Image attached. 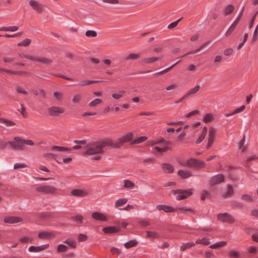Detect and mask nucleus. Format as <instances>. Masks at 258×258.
Here are the masks:
<instances>
[{
    "label": "nucleus",
    "mask_w": 258,
    "mask_h": 258,
    "mask_svg": "<svg viewBox=\"0 0 258 258\" xmlns=\"http://www.w3.org/2000/svg\"><path fill=\"white\" fill-rule=\"evenodd\" d=\"M27 167V165L25 163H17L14 164V168L15 169H22Z\"/></svg>",
    "instance_id": "864d4df0"
},
{
    "label": "nucleus",
    "mask_w": 258,
    "mask_h": 258,
    "mask_svg": "<svg viewBox=\"0 0 258 258\" xmlns=\"http://www.w3.org/2000/svg\"><path fill=\"white\" fill-rule=\"evenodd\" d=\"M68 247L64 244H59L57 246L56 251L58 253L66 252L68 250Z\"/></svg>",
    "instance_id": "c9c22d12"
},
{
    "label": "nucleus",
    "mask_w": 258,
    "mask_h": 258,
    "mask_svg": "<svg viewBox=\"0 0 258 258\" xmlns=\"http://www.w3.org/2000/svg\"><path fill=\"white\" fill-rule=\"evenodd\" d=\"M133 138V134L132 133H128L127 134L125 135L123 137L119 138L117 142L119 146V148L121 147V145L125 142H128L130 141H132Z\"/></svg>",
    "instance_id": "ddd939ff"
},
{
    "label": "nucleus",
    "mask_w": 258,
    "mask_h": 258,
    "mask_svg": "<svg viewBox=\"0 0 258 258\" xmlns=\"http://www.w3.org/2000/svg\"><path fill=\"white\" fill-rule=\"evenodd\" d=\"M257 35H258V24L255 29L254 33L253 34L252 38V40L253 42H255L256 40Z\"/></svg>",
    "instance_id": "bf43d9fd"
},
{
    "label": "nucleus",
    "mask_w": 258,
    "mask_h": 258,
    "mask_svg": "<svg viewBox=\"0 0 258 258\" xmlns=\"http://www.w3.org/2000/svg\"><path fill=\"white\" fill-rule=\"evenodd\" d=\"M146 237L151 239H157L160 238V235L158 232L155 231H146L145 232Z\"/></svg>",
    "instance_id": "aec40b11"
},
{
    "label": "nucleus",
    "mask_w": 258,
    "mask_h": 258,
    "mask_svg": "<svg viewBox=\"0 0 258 258\" xmlns=\"http://www.w3.org/2000/svg\"><path fill=\"white\" fill-rule=\"evenodd\" d=\"M156 208L158 211H163L166 213L176 212V209L166 205H158Z\"/></svg>",
    "instance_id": "4468645a"
},
{
    "label": "nucleus",
    "mask_w": 258,
    "mask_h": 258,
    "mask_svg": "<svg viewBox=\"0 0 258 258\" xmlns=\"http://www.w3.org/2000/svg\"><path fill=\"white\" fill-rule=\"evenodd\" d=\"M98 81H90V80H82L79 82V85L83 86L88 85H90L91 84L98 82Z\"/></svg>",
    "instance_id": "de8ad7c7"
},
{
    "label": "nucleus",
    "mask_w": 258,
    "mask_h": 258,
    "mask_svg": "<svg viewBox=\"0 0 258 258\" xmlns=\"http://www.w3.org/2000/svg\"><path fill=\"white\" fill-rule=\"evenodd\" d=\"M123 182L124 183L123 187L126 188L134 189L137 187L135 183L130 180L125 179L123 181Z\"/></svg>",
    "instance_id": "a878e982"
},
{
    "label": "nucleus",
    "mask_w": 258,
    "mask_h": 258,
    "mask_svg": "<svg viewBox=\"0 0 258 258\" xmlns=\"http://www.w3.org/2000/svg\"><path fill=\"white\" fill-rule=\"evenodd\" d=\"M64 109L63 107L58 106H51L48 109V112L49 115L52 116H58L63 113Z\"/></svg>",
    "instance_id": "0eeeda50"
},
{
    "label": "nucleus",
    "mask_w": 258,
    "mask_h": 258,
    "mask_svg": "<svg viewBox=\"0 0 258 258\" xmlns=\"http://www.w3.org/2000/svg\"><path fill=\"white\" fill-rule=\"evenodd\" d=\"M181 19L182 18H180L179 19H178L176 21L174 22L171 23V24H170L168 25V29H172V28H173L175 27L178 25V23L181 20Z\"/></svg>",
    "instance_id": "69168bd1"
},
{
    "label": "nucleus",
    "mask_w": 258,
    "mask_h": 258,
    "mask_svg": "<svg viewBox=\"0 0 258 258\" xmlns=\"http://www.w3.org/2000/svg\"><path fill=\"white\" fill-rule=\"evenodd\" d=\"M177 87V85L176 84H172L169 86L166 87V90L167 91H170L175 89Z\"/></svg>",
    "instance_id": "774afa93"
},
{
    "label": "nucleus",
    "mask_w": 258,
    "mask_h": 258,
    "mask_svg": "<svg viewBox=\"0 0 258 258\" xmlns=\"http://www.w3.org/2000/svg\"><path fill=\"white\" fill-rule=\"evenodd\" d=\"M147 138L145 136L140 137L134 140H133L132 141V142L131 143V144L132 145L139 144H140L141 143L145 142V141L147 140Z\"/></svg>",
    "instance_id": "7c9ffc66"
},
{
    "label": "nucleus",
    "mask_w": 258,
    "mask_h": 258,
    "mask_svg": "<svg viewBox=\"0 0 258 258\" xmlns=\"http://www.w3.org/2000/svg\"><path fill=\"white\" fill-rule=\"evenodd\" d=\"M180 211L181 213L186 214L192 212V210L191 209L185 208H179L176 209Z\"/></svg>",
    "instance_id": "5fc2aeb1"
},
{
    "label": "nucleus",
    "mask_w": 258,
    "mask_h": 258,
    "mask_svg": "<svg viewBox=\"0 0 258 258\" xmlns=\"http://www.w3.org/2000/svg\"><path fill=\"white\" fill-rule=\"evenodd\" d=\"M103 231L106 234H112L119 231V229L114 226H107L103 228Z\"/></svg>",
    "instance_id": "412c9836"
},
{
    "label": "nucleus",
    "mask_w": 258,
    "mask_h": 258,
    "mask_svg": "<svg viewBox=\"0 0 258 258\" xmlns=\"http://www.w3.org/2000/svg\"><path fill=\"white\" fill-rule=\"evenodd\" d=\"M36 191L40 192H44L46 194H56L57 189L52 185H44L36 188Z\"/></svg>",
    "instance_id": "39448f33"
},
{
    "label": "nucleus",
    "mask_w": 258,
    "mask_h": 258,
    "mask_svg": "<svg viewBox=\"0 0 258 258\" xmlns=\"http://www.w3.org/2000/svg\"><path fill=\"white\" fill-rule=\"evenodd\" d=\"M209 196V193L207 190H203L201 193V199L202 200H205L208 196Z\"/></svg>",
    "instance_id": "0e129e2a"
},
{
    "label": "nucleus",
    "mask_w": 258,
    "mask_h": 258,
    "mask_svg": "<svg viewBox=\"0 0 258 258\" xmlns=\"http://www.w3.org/2000/svg\"><path fill=\"white\" fill-rule=\"evenodd\" d=\"M54 236L53 233L46 231L40 232L38 234V237L40 239H49Z\"/></svg>",
    "instance_id": "6ab92c4d"
},
{
    "label": "nucleus",
    "mask_w": 258,
    "mask_h": 258,
    "mask_svg": "<svg viewBox=\"0 0 258 258\" xmlns=\"http://www.w3.org/2000/svg\"><path fill=\"white\" fill-rule=\"evenodd\" d=\"M82 100V94L77 93H74L72 96V102L74 104H79Z\"/></svg>",
    "instance_id": "5701e85b"
},
{
    "label": "nucleus",
    "mask_w": 258,
    "mask_h": 258,
    "mask_svg": "<svg viewBox=\"0 0 258 258\" xmlns=\"http://www.w3.org/2000/svg\"><path fill=\"white\" fill-rule=\"evenodd\" d=\"M217 218L218 220L222 222L232 223L235 221L234 217L232 215L226 213L218 214L217 215Z\"/></svg>",
    "instance_id": "6e6552de"
},
{
    "label": "nucleus",
    "mask_w": 258,
    "mask_h": 258,
    "mask_svg": "<svg viewBox=\"0 0 258 258\" xmlns=\"http://www.w3.org/2000/svg\"><path fill=\"white\" fill-rule=\"evenodd\" d=\"M124 93V91H120L119 92V93H114L112 94L111 96L113 99H114L115 100H118L122 97L123 94Z\"/></svg>",
    "instance_id": "09e8293b"
},
{
    "label": "nucleus",
    "mask_w": 258,
    "mask_h": 258,
    "mask_svg": "<svg viewBox=\"0 0 258 258\" xmlns=\"http://www.w3.org/2000/svg\"><path fill=\"white\" fill-rule=\"evenodd\" d=\"M224 180V176L223 174H218L214 177H213L210 181V184L211 185H214L215 184H219L223 181Z\"/></svg>",
    "instance_id": "dca6fc26"
},
{
    "label": "nucleus",
    "mask_w": 258,
    "mask_h": 258,
    "mask_svg": "<svg viewBox=\"0 0 258 258\" xmlns=\"http://www.w3.org/2000/svg\"><path fill=\"white\" fill-rule=\"evenodd\" d=\"M210 41H207V42H205L204 43H203L200 47L199 49H198L197 50H194V51H190L186 54H185L184 55H183V57L184 56H185L186 55H188V54H194V53H197L201 50H202V49H203L205 47H206V46H207L209 44H210Z\"/></svg>",
    "instance_id": "c85d7f7f"
},
{
    "label": "nucleus",
    "mask_w": 258,
    "mask_h": 258,
    "mask_svg": "<svg viewBox=\"0 0 258 258\" xmlns=\"http://www.w3.org/2000/svg\"><path fill=\"white\" fill-rule=\"evenodd\" d=\"M138 244V242L136 239L130 240L124 243V247L127 248H130L131 247H136Z\"/></svg>",
    "instance_id": "cd10ccee"
},
{
    "label": "nucleus",
    "mask_w": 258,
    "mask_h": 258,
    "mask_svg": "<svg viewBox=\"0 0 258 258\" xmlns=\"http://www.w3.org/2000/svg\"><path fill=\"white\" fill-rule=\"evenodd\" d=\"M53 96L57 101H60L62 97V94L58 92H54Z\"/></svg>",
    "instance_id": "680f3d73"
},
{
    "label": "nucleus",
    "mask_w": 258,
    "mask_h": 258,
    "mask_svg": "<svg viewBox=\"0 0 258 258\" xmlns=\"http://www.w3.org/2000/svg\"><path fill=\"white\" fill-rule=\"evenodd\" d=\"M16 90L17 92L19 93H22V94H27V92L25 89H24L22 87H21L20 86H17L16 88Z\"/></svg>",
    "instance_id": "338daca9"
},
{
    "label": "nucleus",
    "mask_w": 258,
    "mask_h": 258,
    "mask_svg": "<svg viewBox=\"0 0 258 258\" xmlns=\"http://www.w3.org/2000/svg\"><path fill=\"white\" fill-rule=\"evenodd\" d=\"M64 243L69 244L73 248H76L77 246L76 241L72 239H68L64 241Z\"/></svg>",
    "instance_id": "c03bdc74"
},
{
    "label": "nucleus",
    "mask_w": 258,
    "mask_h": 258,
    "mask_svg": "<svg viewBox=\"0 0 258 258\" xmlns=\"http://www.w3.org/2000/svg\"><path fill=\"white\" fill-rule=\"evenodd\" d=\"M161 167L164 171L167 173H171L173 172L174 170L173 166L168 163L162 164Z\"/></svg>",
    "instance_id": "4be33fe9"
},
{
    "label": "nucleus",
    "mask_w": 258,
    "mask_h": 258,
    "mask_svg": "<svg viewBox=\"0 0 258 258\" xmlns=\"http://www.w3.org/2000/svg\"><path fill=\"white\" fill-rule=\"evenodd\" d=\"M245 137H244L243 139L239 142L238 144L239 149L242 151L244 152L246 149V146L244 145Z\"/></svg>",
    "instance_id": "49530a36"
},
{
    "label": "nucleus",
    "mask_w": 258,
    "mask_h": 258,
    "mask_svg": "<svg viewBox=\"0 0 258 258\" xmlns=\"http://www.w3.org/2000/svg\"><path fill=\"white\" fill-rule=\"evenodd\" d=\"M88 236L84 234H80L78 235V239L80 242L85 241L87 240Z\"/></svg>",
    "instance_id": "13d9d810"
},
{
    "label": "nucleus",
    "mask_w": 258,
    "mask_h": 258,
    "mask_svg": "<svg viewBox=\"0 0 258 258\" xmlns=\"http://www.w3.org/2000/svg\"><path fill=\"white\" fill-rule=\"evenodd\" d=\"M86 36L89 37H95L97 36V32L94 30H88L85 33Z\"/></svg>",
    "instance_id": "8fccbe9b"
},
{
    "label": "nucleus",
    "mask_w": 258,
    "mask_h": 258,
    "mask_svg": "<svg viewBox=\"0 0 258 258\" xmlns=\"http://www.w3.org/2000/svg\"><path fill=\"white\" fill-rule=\"evenodd\" d=\"M216 133V130L215 128L214 127L210 128L208 137V143L207 145V148L208 149H209L212 146L215 139Z\"/></svg>",
    "instance_id": "1a4fd4ad"
},
{
    "label": "nucleus",
    "mask_w": 258,
    "mask_h": 258,
    "mask_svg": "<svg viewBox=\"0 0 258 258\" xmlns=\"http://www.w3.org/2000/svg\"><path fill=\"white\" fill-rule=\"evenodd\" d=\"M103 102V100L100 98H96L91 101L88 104V106L90 107H95L98 105L101 104Z\"/></svg>",
    "instance_id": "c756f323"
},
{
    "label": "nucleus",
    "mask_w": 258,
    "mask_h": 258,
    "mask_svg": "<svg viewBox=\"0 0 258 258\" xmlns=\"http://www.w3.org/2000/svg\"><path fill=\"white\" fill-rule=\"evenodd\" d=\"M19 56L22 58H25L34 61H39L45 64H49L52 62V60L46 57H39L36 56L27 55L24 53L19 54Z\"/></svg>",
    "instance_id": "20e7f679"
},
{
    "label": "nucleus",
    "mask_w": 258,
    "mask_h": 258,
    "mask_svg": "<svg viewBox=\"0 0 258 258\" xmlns=\"http://www.w3.org/2000/svg\"><path fill=\"white\" fill-rule=\"evenodd\" d=\"M234 10V7L232 5H228L225 10H224V14L225 15H228L231 14Z\"/></svg>",
    "instance_id": "e433bc0d"
},
{
    "label": "nucleus",
    "mask_w": 258,
    "mask_h": 258,
    "mask_svg": "<svg viewBox=\"0 0 258 258\" xmlns=\"http://www.w3.org/2000/svg\"><path fill=\"white\" fill-rule=\"evenodd\" d=\"M241 199L242 200L248 202H251L253 201L252 198L248 195H244L242 196Z\"/></svg>",
    "instance_id": "4d7b16f0"
},
{
    "label": "nucleus",
    "mask_w": 258,
    "mask_h": 258,
    "mask_svg": "<svg viewBox=\"0 0 258 258\" xmlns=\"http://www.w3.org/2000/svg\"><path fill=\"white\" fill-rule=\"evenodd\" d=\"M140 57V54L131 53L125 57L126 60L136 59Z\"/></svg>",
    "instance_id": "603ef678"
},
{
    "label": "nucleus",
    "mask_w": 258,
    "mask_h": 258,
    "mask_svg": "<svg viewBox=\"0 0 258 258\" xmlns=\"http://www.w3.org/2000/svg\"><path fill=\"white\" fill-rule=\"evenodd\" d=\"M200 35L199 33H196L193 34L190 38V40L191 42L197 41L200 38Z\"/></svg>",
    "instance_id": "e2e57ef3"
},
{
    "label": "nucleus",
    "mask_w": 258,
    "mask_h": 258,
    "mask_svg": "<svg viewBox=\"0 0 258 258\" xmlns=\"http://www.w3.org/2000/svg\"><path fill=\"white\" fill-rule=\"evenodd\" d=\"M37 171L43 174V172H49V170L44 165H39L37 169Z\"/></svg>",
    "instance_id": "79ce46f5"
},
{
    "label": "nucleus",
    "mask_w": 258,
    "mask_h": 258,
    "mask_svg": "<svg viewBox=\"0 0 258 258\" xmlns=\"http://www.w3.org/2000/svg\"><path fill=\"white\" fill-rule=\"evenodd\" d=\"M0 123L4 124L6 126L9 127L13 126L15 125V123L13 121L2 117H0Z\"/></svg>",
    "instance_id": "bb28decb"
},
{
    "label": "nucleus",
    "mask_w": 258,
    "mask_h": 258,
    "mask_svg": "<svg viewBox=\"0 0 258 258\" xmlns=\"http://www.w3.org/2000/svg\"><path fill=\"white\" fill-rule=\"evenodd\" d=\"M51 150H53V151H56L58 152H64V151H71V149L63 147L57 146H52L51 148Z\"/></svg>",
    "instance_id": "2f4dec72"
},
{
    "label": "nucleus",
    "mask_w": 258,
    "mask_h": 258,
    "mask_svg": "<svg viewBox=\"0 0 258 258\" xmlns=\"http://www.w3.org/2000/svg\"><path fill=\"white\" fill-rule=\"evenodd\" d=\"M180 165L190 168H200L203 167L205 163L201 160H198L194 158L188 160H183L179 162Z\"/></svg>",
    "instance_id": "f03ea898"
},
{
    "label": "nucleus",
    "mask_w": 258,
    "mask_h": 258,
    "mask_svg": "<svg viewBox=\"0 0 258 258\" xmlns=\"http://www.w3.org/2000/svg\"><path fill=\"white\" fill-rule=\"evenodd\" d=\"M33 239L32 237L29 236H23L19 238L20 241L23 243L31 242L33 241Z\"/></svg>",
    "instance_id": "58836bf2"
},
{
    "label": "nucleus",
    "mask_w": 258,
    "mask_h": 258,
    "mask_svg": "<svg viewBox=\"0 0 258 258\" xmlns=\"http://www.w3.org/2000/svg\"><path fill=\"white\" fill-rule=\"evenodd\" d=\"M195 245L194 242H187L183 243L180 247L181 251H184L185 249L189 248Z\"/></svg>",
    "instance_id": "473e14b6"
},
{
    "label": "nucleus",
    "mask_w": 258,
    "mask_h": 258,
    "mask_svg": "<svg viewBox=\"0 0 258 258\" xmlns=\"http://www.w3.org/2000/svg\"><path fill=\"white\" fill-rule=\"evenodd\" d=\"M248 38V34L247 33H245L244 35V38H243V41H241V43H240L238 47H237V48L238 49H240L244 45L245 42L247 40V39Z\"/></svg>",
    "instance_id": "6e6d98bb"
},
{
    "label": "nucleus",
    "mask_w": 258,
    "mask_h": 258,
    "mask_svg": "<svg viewBox=\"0 0 258 258\" xmlns=\"http://www.w3.org/2000/svg\"><path fill=\"white\" fill-rule=\"evenodd\" d=\"M71 193L73 196L78 197H82L88 195L87 191L80 189H74L71 191Z\"/></svg>",
    "instance_id": "a211bd4d"
},
{
    "label": "nucleus",
    "mask_w": 258,
    "mask_h": 258,
    "mask_svg": "<svg viewBox=\"0 0 258 258\" xmlns=\"http://www.w3.org/2000/svg\"><path fill=\"white\" fill-rule=\"evenodd\" d=\"M178 174L182 178H187L192 175V174L190 171H187V170H179L178 171Z\"/></svg>",
    "instance_id": "393cba45"
},
{
    "label": "nucleus",
    "mask_w": 258,
    "mask_h": 258,
    "mask_svg": "<svg viewBox=\"0 0 258 258\" xmlns=\"http://www.w3.org/2000/svg\"><path fill=\"white\" fill-rule=\"evenodd\" d=\"M200 87H201L199 85H197L195 86L194 87L191 88L185 94V97L188 98L190 96H191L192 95L196 94L199 91Z\"/></svg>",
    "instance_id": "b1692460"
},
{
    "label": "nucleus",
    "mask_w": 258,
    "mask_h": 258,
    "mask_svg": "<svg viewBox=\"0 0 258 258\" xmlns=\"http://www.w3.org/2000/svg\"><path fill=\"white\" fill-rule=\"evenodd\" d=\"M196 243L197 244H202L204 245H207L210 243L209 239L207 237H203L202 239H198Z\"/></svg>",
    "instance_id": "72a5a7b5"
},
{
    "label": "nucleus",
    "mask_w": 258,
    "mask_h": 258,
    "mask_svg": "<svg viewBox=\"0 0 258 258\" xmlns=\"http://www.w3.org/2000/svg\"><path fill=\"white\" fill-rule=\"evenodd\" d=\"M22 221V219L18 217H6L4 219L5 223L10 224L17 223Z\"/></svg>",
    "instance_id": "f3484780"
},
{
    "label": "nucleus",
    "mask_w": 258,
    "mask_h": 258,
    "mask_svg": "<svg viewBox=\"0 0 258 258\" xmlns=\"http://www.w3.org/2000/svg\"><path fill=\"white\" fill-rule=\"evenodd\" d=\"M227 244V242L226 241H221L219 242H217L213 245L210 246L211 248H217L219 247H221L225 246Z\"/></svg>",
    "instance_id": "ea45409f"
},
{
    "label": "nucleus",
    "mask_w": 258,
    "mask_h": 258,
    "mask_svg": "<svg viewBox=\"0 0 258 258\" xmlns=\"http://www.w3.org/2000/svg\"><path fill=\"white\" fill-rule=\"evenodd\" d=\"M234 193V191L233 189V187L232 185H228V188H227V191L226 193L224 195V197L225 198H229L231 197Z\"/></svg>",
    "instance_id": "4c0bfd02"
},
{
    "label": "nucleus",
    "mask_w": 258,
    "mask_h": 258,
    "mask_svg": "<svg viewBox=\"0 0 258 258\" xmlns=\"http://www.w3.org/2000/svg\"><path fill=\"white\" fill-rule=\"evenodd\" d=\"M31 40L29 38H26L23 40L22 42L18 44V46H27L30 44Z\"/></svg>",
    "instance_id": "a18cd8bd"
},
{
    "label": "nucleus",
    "mask_w": 258,
    "mask_h": 258,
    "mask_svg": "<svg viewBox=\"0 0 258 258\" xmlns=\"http://www.w3.org/2000/svg\"><path fill=\"white\" fill-rule=\"evenodd\" d=\"M74 219L78 224H81L83 222V217L80 215H77L73 217Z\"/></svg>",
    "instance_id": "3c124183"
},
{
    "label": "nucleus",
    "mask_w": 258,
    "mask_h": 258,
    "mask_svg": "<svg viewBox=\"0 0 258 258\" xmlns=\"http://www.w3.org/2000/svg\"><path fill=\"white\" fill-rule=\"evenodd\" d=\"M29 5L37 13L41 14L43 12V6L37 1L31 0L29 2Z\"/></svg>",
    "instance_id": "9b49d317"
},
{
    "label": "nucleus",
    "mask_w": 258,
    "mask_h": 258,
    "mask_svg": "<svg viewBox=\"0 0 258 258\" xmlns=\"http://www.w3.org/2000/svg\"><path fill=\"white\" fill-rule=\"evenodd\" d=\"M9 144L13 149L24 150L23 139L19 137H15L13 141L9 142Z\"/></svg>",
    "instance_id": "423d86ee"
},
{
    "label": "nucleus",
    "mask_w": 258,
    "mask_h": 258,
    "mask_svg": "<svg viewBox=\"0 0 258 258\" xmlns=\"http://www.w3.org/2000/svg\"><path fill=\"white\" fill-rule=\"evenodd\" d=\"M91 217L94 220L105 222L108 219L106 214L98 212H95L92 213Z\"/></svg>",
    "instance_id": "f8f14e48"
},
{
    "label": "nucleus",
    "mask_w": 258,
    "mask_h": 258,
    "mask_svg": "<svg viewBox=\"0 0 258 258\" xmlns=\"http://www.w3.org/2000/svg\"><path fill=\"white\" fill-rule=\"evenodd\" d=\"M245 108V105H242L241 107H240L239 108H236L235 109L233 112H232V114H237V113H240L241 112H242Z\"/></svg>",
    "instance_id": "052dcab7"
},
{
    "label": "nucleus",
    "mask_w": 258,
    "mask_h": 258,
    "mask_svg": "<svg viewBox=\"0 0 258 258\" xmlns=\"http://www.w3.org/2000/svg\"><path fill=\"white\" fill-rule=\"evenodd\" d=\"M101 148H103L105 147L109 146L115 148H119V146L116 142H113L112 140L108 139L103 141L98 142Z\"/></svg>",
    "instance_id": "9d476101"
},
{
    "label": "nucleus",
    "mask_w": 258,
    "mask_h": 258,
    "mask_svg": "<svg viewBox=\"0 0 258 258\" xmlns=\"http://www.w3.org/2000/svg\"><path fill=\"white\" fill-rule=\"evenodd\" d=\"M127 202V200L125 198L119 199L115 203V207L118 208L119 207L122 206V205L125 204Z\"/></svg>",
    "instance_id": "f704fd0d"
},
{
    "label": "nucleus",
    "mask_w": 258,
    "mask_h": 258,
    "mask_svg": "<svg viewBox=\"0 0 258 258\" xmlns=\"http://www.w3.org/2000/svg\"><path fill=\"white\" fill-rule=\"evenodd\" d=\"M49 244H46L38 246H31L29 247L28 250L30 252H38L45 250L48 248Z\"/></svg>",
    "instance_id": "2eb2a0df"
},
{
    "label": "nucleus",
    "mask_w": 258,
    "mask_h": 258,
    "mask_svg": "<svg viewBox=\"0 0 258 258\" xmlns=\"http://www.w3.org/2000/svg\"><path fill=\"white\" fill-rule=\"evenodd\" d=\"M159 59L158 57H151L147 58H145L143 60V62L145 63H151L154 62Z\"/></svg>",
    "instance_id": "a19ab883"
},
{
    "label": "nucleus",
    "mask_w": 258,
    "mask_h": 258,
    "mask_svg": "<svg viewBox=\"0 0 258 258\" xmlns=\"http://www.w3.org/2000/svg\"><path fill=\"white\" fill-rule=\"evenodd\" d=\"M170 195H177L176 199L178 201L186 199L192 195V190L190 189L187 190H172L170 191Z\"/></svg>",
    "instance_id": "7ed1b4c3"
},
{
    "label": "nucleus",
    "mask_w": 258,
    "mask_h": 258,
    "mask_svg": "<svg viewBox=\"0 0 258 258\" xmlns=\"http://www.w3.org/2000/svg\"><path fill=\"white\" fill-rule=\"evenodd\" d=\"M86 151L83 153L84 155H93L103 154V150L101 148L98 142H93L88 144L86 147Z\"/></svg>",
    "instance_id": "f257e3e1"
},
{
    "label": "nucleus",
    "mask_w": 258,
    "mask_h": 258,
    "mask_svg": "<svg viewBox=\"0 0 258 258\" xmlns=\"http://www.w3.org/2000/svg\"><path fill=\"white\" fill-rule=\"evenodd\" d=\"M214 117L212 114L207 113L203 118V121L206 123H209L213 121Z\"/></svg>",
    "instance_id": "37998d69"
}]
</instances>
